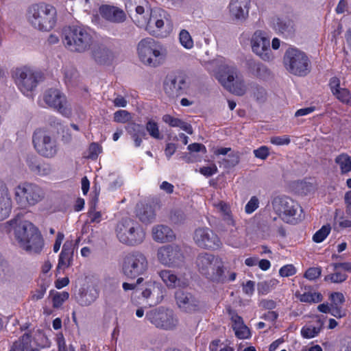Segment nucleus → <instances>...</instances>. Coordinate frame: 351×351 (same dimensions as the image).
I'll use <instances>...</instances> for the list:
<instances>
[{"label": "nucleus", "mask_w": 351, "mask_h": 351, "mask_svg": "<svg viewBox=\"0 0 351 351\" xmlns=\"http://www.w3.org/2000/svg\"><path fill=\"white\" fill-rule=\"evenodd\" d=\"M340 80L339 78L337 77H332L330 79V81H329V87H330V90L331 91V93H332V95L335 93H337V91H338L339 89L342 88L341 86H340Z\"/></svg>", "instance_id": "obj_63"}, {"label": "nucleus", "mask_w": 351, "mask_h": 351, "mask_svg": "<svg viewBox=\"0 0 351 351\" xmlns=\"http://www.w3.org/2000/svg\"><path fill=\"white\" fill-rule=\"evenodd\" d=\"M69 297V294L66 291L57 292L53 297V306L59 308Z\"/></svg>", "instance_id": "obj_51"}, {"label": "nucleus", "mask_w": 351, "mask_h": 351, "mask_svg": "<svg viewBox=\"0 0 351 351\" xmlns=\"http://www.w3.org/2000/svg\"><path fill=\"white\" fill-rule=\"evenodd\" d=\"M175 300L178 308L185 313H195L202 308V305L199 300L188 291H176Z\"/></svg>", "instance_id": "obj_20"}, {"label": "nucleus", "mask_w": 351, "mask_h": 351, "mask_svg": "<svg viewBox=\"0 0 351 351\" xmlns=\"http://www.w3.org/2000/svg\"><path fill=\"white\" fill-rule=\"evenodd\" d=\"M145 128L152 138L158 140L162 138L163 136L160 132L158 125L153 119H150L147 122Z\"/></svg>", "instance_id": "obj_47"}, {"label": "nucleus", "mask_w": 351, "mask_h": 351, "mask_svg": "<svg viewBox=\"0 0 351 351\" xmlns=\"http://www.w3.org/2000/svg\"><path fill=\"white\" fill-rule=\"evenodd\" d=\"M247 66L250 71L256 77L262 80H267L271 76V71L260 62H256L254 60H248L247 61Z\"/></svg>", "instance_id": "obj_33"}, {"label": "nucleus", "mask_w": 351, "mask_h": 351, "mask_svg": "<svg viewBox=\"0 0 351 351\" xmlns=\"http://www.w3.org/2000/svg\"><path fill=\"white\" fill-rule=\"evenodd\" d=\"M73 250L72 243L66 242L62 247V250L59 256L58 268L64 269L68 268L72 263Z\"/></svg>", "instance_id": "obj_34"}, {"label": "nucleus", "mask_w": 351, "mask_h": 351, "mask_svg": "<svg viewBox=\"0 0 351 351\" xmlns=\"http://www.w3.org/2000/svg\"><path fill=\"white\" fill-rule=\"evenodd\" d=\"M153 239L159 243L171 241L175 235L172 230L165 225H157L152 228Z\"/></svg>", "instance_id": "obj_30"}, {"label": "nucleus", "mask_w": 351, "mask_h": 351, "mask_svg": "<svg viewBox=\"0 0 351 351\" xmlns=\"http://www.w3.org/2000/svg\"><path fill=\"white\" fill-rule=\"evenodd\" d=\"M32 143L36 152L45 158H54L59 151V143L56 136L43 128L34 131Z\"/></svg>", "instance_id": "obj_8"}, {"label": "nucleus", "mask_w": 351, "mask_h": 351, "mask_svg": "<svg viewBox=\"0 0 351 351\" xmlns=\"http://www.w3.org/2000/svg\"><path fill=\"white\" fill-rule=\"evenodd\" d=\"M156 255L159 263L169 267L180 266L184 259L182 250L176 245H166L159 247Z\"/></svg>", "instance_id": "obj_16"}, {"label": "nucleus", "mask_w": 351, "mask_h": 351, "mask_svg": "<svg viewBox=\"0 0 351 351\" xmlns=\"http://www.w3.org/2000/svg\"><path fill=\"white\" fill-rule=\"evenodd\" d=\"M296 272L295 268L292 265H286L279 270V274L282 277H289L294 275Z\"/></svg>", "instance_id": "obj_59"}, {"label": "nucleus", "mask_w": 351, "mask_h": 351, "mask_svg": "<svg viewBox=\"0 0 351 351\" xmlns=\"http://www.w3.org/2000/svg\"><path fill=\"white\" fill-rule=\"evenodd\" d=\"M219 82L229 92L238 96L247 93V85L237 67L223 57H218L206 64Z\"/></svg>", "instance_id": "obj_2"}, {"label": "nucleus", "mask_w": 351, "mask_h": 351, "mask_svg": "<svg viewBox=\"0 0 351 351\" xmlns=\"http://www.w3.org/2000/svg\"><path fill=\"white\" fill-rule=\"evenodd\" d=\"M333 95L342 104L351 105V94L348 89L342 88L334 93Z\"/></svg>", "instance_id": "obj_48"}, {"label": "nucleus", "mask_w": 351, "mask_h": 351, "mask_svg": "<svg viewBox=\"0 0 351 351\" xmlns=\"http://www.w3.org/2000/svg\"><path fill=\"white\" fill-rule=\"evenodd\" d=\"M250 46L252 52L265 62L274 59L271 49L270 37L263 30L255 31L250 38Z\"/></svg>", "instance_id": "obj_15"}, {"label": "nucleus", "mask_w": 351, "mask_h": 351, "mask_svg": "<svg viewBox=\"0 0 351 351\" xmlns=\"http://www.w3.org/2000/svg\"><path fill=\"white\" fill-rule=\"evenodd\" d=\"M27 165L30 171L38 176L46 177L50 176L53 172L51 164L41 161L36 156L28 157Z\"/></svg>", "instance_id": "obj_25"}, {"label": "nucleus", "mask_w": 351, "mask_h": 351, "mask_svg": "<svg viewBox=\"0 0 351 351\" xmlns=\"http://www.w3.org/2000/svg\"><path fill=\"white\" fill-rule=\"evenodd\" d=\"M63 80L68 87H73L79 82V73L73 66L68 65L62 68Z\"/></svg>", "instance_id": "obj_36"}, {"label": "nucleus", "mask_w": 351, "mask_h": 351, "mask_svg": "<svg viewBox=\"0 0 351 351\" xmlns=\"http://www.w3.org/2000/svg\"><path fill=\"white\" fill-rule=\"evenodd\" d=\"M92 56L99 64H106L113 59L112 51L104 44L93 46L91 51Z\"/></svg>", "instance_id": "obj_29"}, {"label": "nucleus", "mask_w": 351, "mask_h": 351, "mask_svg": "<svg viewBox=\"0 0 351 351\" xmlns=\"http://www.w3.org/2000/svg\"><path fill=\"white\" fill-rule=\"evenodd\" d=\"M99 13L102 19L112 23H121L126 20L124 11L114 5H101L99 8Z\"/></svg>", "instance_id": "obj_24"}, {"label": "nucleus", "mask_w": 351, "mask_h": 351, "mask_svg": "<svg viewBox=\"0 0 351 351\" xmlns=\"http://www.w3.org/2000/svg\"><path fill=\"white\" fill-rule=\"evenodd\" d=\"M218 256L208 252L199 254L195 259V265L198 272L206 278L208 272L211 270V267Z\"/></svg>", "instance_id": "obj_27"}, {"label": "nucleus", "mask_w": 351, "mask_h": 351, "mask_svg": "<svg viewBox=\"0 0 351 351\" xmlns=\"http://www.w3.org/2000/svg\"><path fill=\"white\" fill-rule=\"evenodd\" d=\"M32 337L24 334L18 341H15L10 351H40L38 348L32 347Z\"/></svg>", "instance_id": "obj_37"}, {"label": "nucleus", "mask_w": 351, "mask_h": 351, "mask_svg": "<svg viewBox=\"0 0 351 351\" xmlns=\"http://www.w3.org/2000/svg\"><path fill=\"white\" fill-rule=\"evenodd\" d=\"M330 298L332 302L331 304L333 305L339 306L342 304L345 301V298L343 293L339 292H335L332 293Z\"/></svg>", "instance_id": "obj_62"}, {"label": "nucleus", "mask_w": 351, "mask_h": 351, "mask_svg": "<svg viewBox=\"0 0 351 351\" xmlns=\"http://www.w3.org/2000/svg\"><path fill=\"white\" fill-rule=\"evenodd\" d=\"M193 239L199 247L204 249L215 250L221 245L219 237L208 228L196 229Z\"/></svg>", "instance_id": "obj_21"}, {"label": "nucleus", "mask_w": 351, "mask_h": 351, "mask_svg": "<svg viewBox=\"0 0 351 351\" xmlns=\"http://www.w3.org/2000/svg\"><path fill=\"white\" fill-rule=\"evenodd\" d=\"M272 27L278 32L285 34L286 32H293V23L289 20H285L280 18L274 19Z\"/></svg>", "instance_id": "obj_39"}, {"label": "nucleus", "mask_w": 351, "mask_h": 351, "mask_svg": "<svg viewBox=\"0 0 351 351\" xmlns=\"http://www.w3.org/2000/svg\"><path fill=\"white\" fill-rule=\"evenodd\" d=\"M324 322L321 319L309 322L301 328V335L304 339H312L317 337L322 331Z\"/></svg>", "instance_id": "obj_32"}, {"label": "nucleus", "mask_w": 351, "mask_h": 351, "mask_svg": "<svg viewBox=\"0 0 351 351\" xmlns=\"http://www.w3.org/2000/svg\"><path fill=\"white\" fill-rule=\"evenodd\" d=\"M125 130L130 138L133 140L134 146L138 147L142 143V138L145 136L146 133L143 125L135 123H130Z\"/></svg>", "instance_id": "obj_31"}, {"label": "nucleus", "mask_w": 351, "mask_h": 351, "mask_svg": "<svg viewBox=\"0 0 351 351\" xmlns=\"http://www.w3.org/2000/svg\"><path fill=\"white\" fill-rule=\"evenodd\" d=\"M125 7L128 12L135 10L132 16L134 23L154 36L160 35L159 32L169 20L165 10L159 8L152 9L147 0H129Z\"/></svg>", "instance_id": "obj_1"}, {"label": "nucleus", "mask_w": 351, "mask_h": 351, "mask_svg": "<svg viewBox=\"0 0 351 351\" xmlns=\"http://www.w3.org/2000/svg\"><path fill=\"white\" fill-rule=\"evenodd\" d=\"M237 273L228 269L224 261L219 256L216 257L215 263L211 267L206 278L208 280L215 283L233 282L236 280Z\"/></svg>", "instance_id": "obj_19"}, {"label": "nucleus", "mask_w": 351, "mask_h": 351, "mask_svg": "<svg viewBox=\"0 0 351 351\" xmlns=\"http://www.w3.org/2000/svg\"><path fill=\"white\" fill-rule=\"evenodd\" d=\"M145 318L156 328L166 330L175 329L179 323L178 316L173 311L164 307L147 312Z\"/></svg>", "instance_id": "obj_11"}, {"label": "nucleus", "mask_w": 351, "mask_h": 351, "mask_svg": "<svg viewBox=\"0 0 351 351\" xmlns=\"http://www.w3.org/2000/svg\"><path fill=\"white\" fill-rule=\"evenodd\" d=\"M148 263L145 256L134 252L127 254L123 261L122 271L126 276L134 278L143 274L147 269Z\"/></svg>", "instance_id": "obj_13"}, {"label": "nucleus", "mask_w": 351, "mask_h": 351, "mask_svg": "<svg viewBox=\"0 0 351 351\" xmlns=\"http://www.w3.org/2000/svg\"><path fill=\"white\" fill-rule=\"evenodd\" d=\"M321 274V267H310L306 271L304 276L309 280H314L318 278Z\"/></svg>", "instance_id": "obj_56"}, {"label": "nucleus", "mask_w": 351, "mask_h": 351, "mask_svg": "<svg viewBox=\"0 0 351 351\" xmlns=\"http://www.w3.org/2000/svg\"><path fill=\"white\" fill-rule=\"evenodd\" d=\"M158 274L169 289L184 288L188 286V282L185 279L178 277L172 270L162 269L158 272Z\"/></svg>", "instance_id": "obj_26"}, {"label": "nucleus", "mask_w": 351, "mask_h": 351, "mask_svg": "<svg viewBox=\"0 0 351 351\" xmlns=\"http://www.w3.org/2000/svg\"><path fill=\"white\" fill-rule=\"evenodd\" d=\"M140 60L145 65L156 67L163 60L162 47L152 38L142 39L137 45Z\"/></svg>", "instance_id": "obj_9"}, {"label": "nucleus", "mask_w": 351, "mask_h": 351, "mask_svg": "<svg viewBox=\"0 0 351 351\" xmlns=\"http://www.w3.org/2000/svg\"><path fill=\"white\" fill-rule=\"evenodd\" d=\"M104 302L108 307H114L121 301V291L104 293Z\"/></svg>", "instance_id": "obj_42"}, {"label": "nucleus", "mask_w": 351, "mask_h": 351, "mask_svg": "<svg viewBox=\"0 0 351 351\" xmlns=\"http://www.w3.org/2000/svg\"><path fill=\"white\" fill-rule=\"evenodd\" d=\"M274 211L285 222L292 223L299 211H302L298 202L287 196H278L272 200Z\"/></svg>", "instance_id": "obj_14"}, {"label": "nucleus", "mask_w": 351, "mask_h": 351, "mask_svg": "<svg viewBox=\"0 0 351 351\" xmlns=\"http://www.w3.org/2000/svg\"><path fill=\"white\" fill-rule=\"evenodd\" d=\"M259 206V200L256 196H252L245 206V212L247 214L254 213Z\"/></svg>", "instance_id": "obj_54"}, {"label": "nucleus", "mask_w": 351, "mask_h": 351, "mask_svg": "<svg viewBox=\"0 0 351 351\" xmlns=\"http://www.w3.org/2000/svg\"><path fill=\"white\" fill-rule=\"evenodd\" d=\"M335 163L339 167L341 174L351 171V157L347 154H341L335 159Z\"/></svg>", "instance_id": "obj_41"}, {"label": "nucleus", "mask_w": 351, "mask_h": 351, "mask_svg": "<svg viewBox=\"0 0 351 351\" xmlns=\"http://www.w3.org/2000/svg\"><path fill=\"white\" fill-rule=\"evenodd\" d=\"M15 82L20 91L26 96H31L42 80V74L34 69L23 67L16 71Z\"/></svg>", "instance_id": "obj_12"}, {"label": "nucleus", "mask_w": 351, "mask_h": 351, "mask_svg": "<svg viewBox=\"0 0 351 351\" xmlns=\"http://www.w3.org/2000/svg\"><path fill=\"white\" fill-rule=\"evenodd\" d=\"M251 0H230L228 4L230 18L236 23H243L249 18Z\"/></svg>", "instance_id": "obj_22"}, {"label": "nucleus", "mask_w": 351, "mask_h": 351, "mask_svg": "<svg viewBox=\"0 0 351 351\" xmlns=\"http://www.w3.org/2000/svg\"><path fill=\"white\" fill-rule=\"evenodd\" d=\"M101 152V147L99 145L96 143H93L90 145L88 148V158L96 159Z\"/></svg>", "instance_id": "obj_57"}, {"label": "nucleus", "mask_w": 351, "mask_h": 351, "mask_svg": "<svg viewBox=\"0 0 351 351\" xmlns=\"http://www.w3.org/2000/svg\"><path fill=\"white\" fill-rule=\"evenodd\" d=\"M215 208L220 213L223 220L230 226L235 225V221L232 215L230 206L223 201H219L213 204Z\"/></svg>", "instance_id": "obj_38"}, {"label": "nucleus", "mask_w": 351, "mask_h": 351, "mask_svg": "<svg viewBox=\"0 0 351 351\" xmlns=\"http://www.w3.org/2000/svg\"><path fill=\"white\" fill-rule=\"evenodd\" d=\"M103 292L118 291L119 289V281L114 277H106L104 279Z\"/></svg>", "instance_id": "obj_45"}, {"label": "nucleus", "mask_w": 351, "mask_h": 351, "mask_svg": "<svg viewBox=\"0 0 351 351\" xmlns=\"http://www.w3.org/2000/svg\"><path fill=\"white\" fill-rule=\"evenodd\" d=\"M290 138L288 136H273L270 139L271 143L275 145H286L290 143Z\"/></svg>", "instance_id": "obj_58"}, {"label": "nucleus", "mask_w": 351, "mask_h": 351, "mask_svg": "<svg viewBox=\"0 0 351 351\" xmlns=\"http://www.w3.org/2000/svg\"><path fill=\"white\" fill-rule=\"evenodd\" d=\"M276 279H270L269 280L262 281L258 283L257 290L259 294L266 295L269 293L278 284Z\"/></svg>", "instance_id": "obj_44"}, {"label": "nucleus", "mask_w": 351, "mask_h": 351, "mask_svg": "<svg viewBox=\"0 0 351 351\" xmlns=\"http://www.w3.org/2000/svg\"><path fill=\"white\" fill-rule=\"evenodd\" d=\"M45 197L43 189L38 185L24 182L14 189V198L17 204L22 208L32 206L40 202Z\"/></svg>", "instance_id": "obj_10"}, {"label": "nucleus", "mask_w": 351, "mask_h": 351, "mask_svg": "<svg viewBox=\"0 0 351 351\" xmlns=\"http://www.w3.org/2000/svg\"><path fill=\"white\" fill-rule=\"evenodd\" d=\"M344 202L346 204V212L351 217V191L345 193Z\"/></svg>", "instance_id": "obj_64"}, {"label": "nucleus", "mask_w": 351, "mask_h": 351, "mask_svg": "<svg viewBox=\"0 0 351 351\" xmlns=\"http://www.w3.org/2000/svg\"><path fill=\"white\" fill-rule=\"evenodd\" d=\"M162 88L165 95L168 97L176 99L186 93L188 84L184 75L171 73L165 77L163 81Z\"/></svg>", "instance_id": "obj_17"}, {"label": "nucleus", "mask_w": 351, "mask_h": 351, "mask_svg": "<svg viewBox=\"0 0 351 351\" xmlns=\"http://www.w3.org/2000/svg\"><path fill=\"white\" fill-rule=\"evenodd\" d=\"M331 228L330 225L323 226L313 236V241L315 243L322 242L330 234Z\"/></svg>", "instance_id": "obj_49"}, {"label": "nucleus", "mask_w": 351, "mask_h": 351, "mask_svg": "<svg viewBox=\"0 0 351 351\" xmlns=\"http://www.w3.org/2000/svg\"><path fill=\"white\" fill-rule=\"evenodd\" d=\"M13 230L20 246L32 253H39L44 246L43 239L38 230L28 221L16 217L8 222Z\"/></svg>", "instance_id": "obj_3"}, {"label": "nucleus", "mask_w": 351, "mask_h": 351, "mask_svg": "<svg viewBox=\"0 0 351 351\" xmlns=\"http://www.w3.org/2000/svg\"><path fill=\"white\" fill-rule=\"evenodd\" d=\"M63 43L70 51L83 53L93 44V37L89 29L73 26L64 29Z\"/></svg>", "instance_id": "obj_5"}, {"label": "nucleus", "mask_w": 351, "mask_h": 351, "mask_svg": "<svg viewBox=\"0 0 351 351\" xmlns=\"http://www.w3.org/2000/svg\"><path fill=\"white\" fill-rule=\"evenodd\" d=\"M98 296L99 293L95 289H88L80 294L79 302L82 306H89L97 300Z\"/></svg>", "instance_id": "obj_40"}, {"label": "nucleus", "mask_w": 351, "mask_h": 351, "mask_svg": "<svg viewBox=\"0 0 351 351\" xmlns=\"http://www.w3.org/2000/svg\"><path fill=\"white\" fill-rule=\"evenodd\" d=\"M43 100L51 108L57 110L64 117L71 114V107L66 96L58 89L50 88L43 94Z\"/></svg>", "instance_id": "obj_18"}, {"label": "nucleus", "mask_w": 351, "mask_h": 351, "mask_svg": "<svg viewBox=\"0 0 351 351\" xmlns=\"http://www.w3.org/2000/svg\"><path fill=\"white\" fill-rule=\"evenodd\" d=\"M179 40L181 45L186 49H191L194 46L193 40L186 29H182L179 33Z\"/></svg>", "instance_id": "obj_46"}, {"label": "nucleus", "mask_w": 351, "mask_h": 351, "mask_svg": "<svg viewBox=\"0 0 351 351\" xmlns=\"http://www.w3.org/2000/svg\"><path fill=\"white\" fill-rule=\"evenodd\" d=\"M348 278V276L342 272L336 271L334 274H328L325 276V281H330L333 283H341Z\"/></svg>", "instance_id": "obj_52"}, {"label": "nucleus", "mask_w": 351, "mask_h": 351, "mask_svg": "<svg viewBox=\"0 0 351 351\" xmlns=\"http://www.w3.org/2000/svg\"><path fill=\"white\" fill-rule=\"evenodd\" d=\"M284 64L290 73L299 77L306 76L311 71V62L307 54L295 47L286 51Z\"/></svg>", "instance_id": "obj_7"}, {"label": "nucleus", "mask_w": 351, "mask_h": 351, "mask_svg": "<svg viewBox=\"0 0 351 351\" xmlns=\"http://www.w3.org/2000/svg\"><path fill=\"white\" fill-rule=\"evenodd\" d=\"M298 298L302 302L306 303H317L321 302L322 300V295L321 293L317 292H304L302 294H296Z\"/></svg>", "instance_id": "obj_43"}, {"label": "nucleus", "mask_w": 351, "mask_h": 351, "mask_svg": "<svg viewBox=\"0 0 351 351\" xmlns=\"http://www.w3.org/2000/svg\"><path fill=\"white\" fill-rule=\"evenodd\" d=\"M233 330L235 335L239 339H247L250 336V330L245 324H242L239 327L234 326Z\"/></svg>", "instance_id": "obj_55"}, {"label": "nucleus", "mask_w": 351, "mask_h": 351, "mask_svg": "<svg viewBox=\"0 0 351 351\" xmlns=\"http://www.w3.org/2000/svg\"><path fill=\"white\" fill-rule=\"evenodd\" d=\"M136 216L142 223L148 224L154 221L156 212L152 206L141 204L138 206Z\"/></svg>", "instance_id": "obj_35"}, {"label": "nucleus", "mask_w": 351, "mask_h": 351, "mask_svg": "<svg viewBox=\"0 0 351 351\" xmlns=\"http://www.w3.org/2000/svg\"><path fill=\"white\" fill-rule=\"evenodd\" d=\"M253 152L255 157L261 160H265L269 154V149L266 146H261L259 148L254 149Z\"/></svg>", "instance_id": "obj_60"}, {"label": "nucleus", "mask_w": 351, "mask_h": 351, "mask_svg": "<svg viewBox=\"0 0 351 351\" xmlns=\"http://www.w3.org/2000/svg\"><path fill=\"white\" fill-rule=\"evenodd\" d=\"M141 295L149 306H155L160 303L164 298V289L157 282H149L142 291Z\"/></svg>", "instance_id": "obj_23"}, {"label": "nucleus", "mask_w": 351, "mask_h": 351, "mask_svg": "<svg viewBox=\"0 0 351 351\" xmlns=\"http://www.w3.org/2000/svg\"><path fill=\"white\" fill-rule=\"evenodd\" d=\"M12 210V199L5 184L0 185V220L7 218Z\"/></svg>", "instance_id": "obj_28"}, {"label": "nucleus", "mask_w": 351, "mask_h": 351, "mask_svg": "<svg viewBox=\"0 0 351 351\" xmlns=\"http://www.w3.org/2000/svg\"><path fill=\"white\" fill-rule=\"evenodd\" d=\"M115 232L119 241L130 246L142 243L145 238L143 228L137 221L131 218H125L119 221Z\"/></svg>", "instance_id": "obj_6"}, {"label": "nucleus", "mask_w": 351, "mask_h": 351, "mask_svg": "<svg viewBox=\"0 0 351 351\" xmlns=\"http://www.w3.org/2000/svg\"><path fill=\"white\" fill-rule=\"evenodd\" d=\"M130 118V114L124 110H119L114 113V120L117 123H126Z\"/></svg>", "instance_id": "obj_53"}, {"label": "nucleus", "mask_w": 351, "mask_h": 351, "mask_svg": "<svg viewBox=\"0 0 351 351\" xmlns=\"http://www.w3.org/2000/svg\"><path fill=\"white\" fill-rule=\"evenodd\" d=\"M199 172L206 177H210L217 172V167L215 164L208 167H203L200 168Z\"/></svg>", "instance_id": "obj_61"}, {"label": "nucleus", "mask_w": 351, "mask_h": 351, "mask_svg": "<svg viewBox=\"0 0 351 351\" xmlns=\"http://www.w3.org/2000/svg\"><path fill=\"white\" fill-rule=\"evenodd\" d=\"M26 20L35 29L50 32L57 22V11L54 6L44 2L32 4L27 9Z\"/></svg>", "instance_id": "obj_4"}, {"label": "nucleus", "mask_w": 351, "mask_h": 351, "mask_svg": "<svg viewBox=\"0 0 351 351\" xmlns=\"http://www.w3.org/2000/svg\"><path fill=\"white\" fill-rule=\"evenodd\" d=\"M227 242L233 247H240L244 244L243 239L236 231L231 232Z\"/></svg>", "instance_id": "obj_50"}]
</instances>
